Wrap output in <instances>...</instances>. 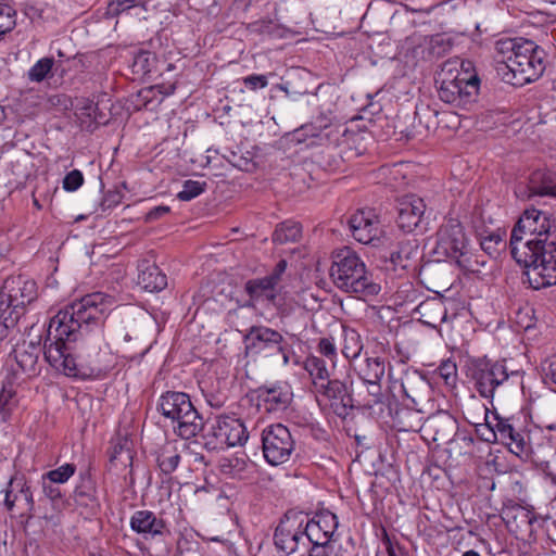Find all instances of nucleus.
Returning <instances> with one entry per match:
<instances>
[{
  "label": "nucleus",
  "mask_w": 556,
  "mask_h": 556,
  "mask_svg": "<svg viewBox=\"0 0 556 556\" xmlns=\"http://www.w3.org/2000/svg\"><path fill=\"white\" fill-rule=\"evenodd\" d=\"M363 349V344L361 341V337L354 329L344 328L343 329V345L342 353L349 358H356Z\"/></svg>",
  "instance_id": "4c0bfd02"
},
{
  "label": "nucleus",
  "mask_w": 556,
  "mask_h": 556,
  "mask_svg": "<svg viewBox=\"0 0 556 556\" xmlns=\"http://www.w3.org/2000/svg\"><path fill=\"white\" fill-rule=\"evenodd\" d=\"M157 408L165 418L170 419L175 433L181 439L189 440L204 428V419L187 393L168 391L162 394Z\"/></svg>",
  "instance_id": "423d86ee"
},
{
  "label": "nucleus",
  "mask_w": 556,
  "mask_h": 556,
  "mask_svg": "<svg viewBox=\"0 0 556 556\" xmlns=\"http://www.w3.org/2000/svg\"><path fill=\"white\" fill-rule=\"evenodd\" d=\"M76 500L84 505L97 504V490L90 475H81L80 482L75 489Z\"/></svg>",
  "instance_id": "c9c22d12"
},
{
  "label": "nucleus",
  "mask_w": 556,
  "mask_h": 556,
  "mask_svg": "<svg viewBox=\"0 0 556 556\" xmlns=\"http://www.w3.org/2000/svg\"><path fill=\"white\" fill-rule=\"evenodd\" d=\"M303 368L309 375L314 389L330 379L326 361L318 356H307L303 362Z\"/></svg>",
  "instance_id": "c756f323"
},
{
  "label": "nucleus",
  "mask_w": 556,
  "mask_h": 556,
  "mask_svg": "<svg viewBox=\"0 0 556 556\" xmlns=\"http://www.w3.org/2000/svg\"><path fill=\"white\" fill-rule=\"evenodd\" d=\"M545 472L556 484V455L553 457L552 462L546 465Z\"/></svg>",
  "instance_id": "338daca9"
},
{
  "label": "nucleus",
  "mask_w": 556,
  "mask_h": 556,
  "mask_svg": "<svg viewBox=\"0 0 556 556\" xmlns=\"http://www.w3.org/2000/svg\"><path fill=\"white\" fill-rule=\"evenodd\" d=\"M510 254L526 268L531 288L556 285V222L548 212L527 208L510 235Z\"/></svg>",
  "instance_id": "f03ea898"
},
{
  "label": "nucleus",
  "mask_w": 556,
  "mask_h": 556,
  "mask_svg": "<svg viewBox=\"0 0 556 556\" xmlns=\"http://www.w3.org/2000/svg\"><path fill=\"white\" fill-rule=\"evenodd\" d=\"M317 351L318 353L328 358L329 362L332 363V365H334V362H336V358H337V348H336V344L333 342V339L331 338H321L319 340V343H318V346H317Z\"/></svg>",
  "instance_id": "3c124183"
},
{
  "label": "nucleus",
  "mask_w": 556,
  "mask_h": 556,
  "mask_svg": "<svg viewBox=\"0 0 556 556\" xmlns=\"http://www.w3.org/2000/svg\"><path fill=\"white\" fill-rule=\"evenodd\" d=\"M180 459L177 447L172 443L163 445L156 456L157 466L163 475L173 473L177 469Z\"/></svg>",
  "instance_id": "7c9ffc66"
},
{
  "label": "nucleus",
  "mask_w": 556,
  "mask_h": 556,
  "mask_svg": "<svg viewBox=\"0 0 556 556\" xmlns=\"http://www.w3.org/2000/svg\"><path fill=\"white\" fill-rule=\"evenodd\" d=\"M308 544H312L309 556H328L332 552V547L328 541L307 542V545Z\"/></svg>",
  "instance_id": "13d9d810"
},
{
  "label": "nucleus",
  "mask_w": 556,
  "mask_h": 556,
  "mask_svg": "<svg viewBox=\"0 0 556 556\" xmlns=\"http://www.w3.org/2000/svg\"><path fill=\"white\" fill-rule=\"evenodd\" d=\"M350 230L355 240L368 244L378 239L380 230V220L374 210H358L349 219Z\"/></svg>",
  "instance_id": "dca6fc26"
},
{
  "label": "nucleus",
  "mask_w": 556,
  "mask_h": 556,
  "mask_svg": "<svg viewBox=\"0 0 556 556\" xmlns=\"http://www.w3.org/2000/svg\"><path fill=\"white\" fill-rule=\"evenodd\" d=\"M15 11L8 4L0 3V37L15 27Z\"/></svg>",
  "instance_id": "de8ad7c7"
},
{
  "label": "nucleus",
  "mask_w": 556,
  "mask_h": 556,
  "mask_svg": "<svg viewBox=\"0 0 556 556\" xmlns=\"http://www.w3.org/2000/svg\"><path fill=\"white\" fill-rule=\"evenodd\" d=\"M301 233L302 228L299 223L286 220L276 227L273 233V241L278 244L295 242L300 239Z\"/></svg>",
  "instance_id": "473e14b6"
},
{
  "label": "nucleus",
  "mask_w": 556,
  "mask_h": 556,
  "mask_svg": "<svg viewBox=\"0 0 556 556\" xmlns=\"http://www.w3.org/2000/svg\"><path fill=\"white\" fill-rule=\"evenodd\" d=\"M285 340L279 331L266 326H252L243 336L247 352L264 356L283 352Z\"/></svg>",
  "instance_id": "ddd939ff"
},
{
  "label": "nucleus",
  "mask_w": 556,
  "mask_h": 556,
  "mask_svg": "<svg viewBox=\"0 0 556 556\" xmlns=\"http://www.w3.org/2000/svg\"><path fill=\"white\" fill-rule=\"evenodd\" d=\"M18 397L13 386H3L0 391V421L5 422L11 419L18 408Z\"/></svg>",
  "instance_id": "2f4dec72"
},
{
  "label": "nucleus",
  "mask_w": 556,
  "mask_h": 556,
  "mask_svg": "<svg viewBox=\"0 0 556 556\" xmlns=\"http://www.w3.org/2000/svg\"><path fill=\"white\" fill-rule=\"evenodd\" d=\"M260 406L267 413L283 412L292 401V391L287 383L273 387H261L258 389Z\"/></svg>",
  "instance_id": "412c9836"
},
{
  "label": "nucleus",
  "mask_w": 556,
  "mask_h": 556,
  "mask_svg": "<svg viewBox=\"0 0 556 556\" xmlns=\"http://www.w3.org/2000/svg\"><path fill=\"white\" fill-rule=\"evenodd\" d=\"M226 159L235 167H238V168L244 169V170L249 169L250 160L239 156L235 152H230V156H226Z\"/></svg>",
  "instance_id": "0e129e2a"
},
{
  "label": "nucleus",
  "mask_w": 556,
  "mask_h": 556,
  "mask_svg": "<svg viewBox=\"0 0 556 556\" xmlns=\"http://www.w3.org/2000/svg\"><path fill=\"white\" fill-rule=\"evenodd\" d=\"M314 390L319 405H329L340 418H345L354 407L352 393L345 381L330 378Z\"/></svg>",
  "instance_id": "f8f14e48"
},
{
  "label": "nucleus",
  "mask_w": 556,
  "mask_h": 556,
  "mask_svg": "<svg viewBox=\"0 0 556 556\" xmlns=\"http://www.w3.org/2000/svg\"><path fill=\"white\" fill-rule=\"evenodd\" d=\"M112 304V298L94 292L66 305L50 319L45 341V359L58 371L70 377H90L101 372L96 359L99 340L89 349L84 339L100 330Z\"/></svg>",
  "instance_id": "f257e3e1"
},
{
  "label": "nucleus",
  "mask_w": 556,
  "mask_h": 556,
  "mask_svg": "<svg viewBox=\"0 0 556 556\" xmlns=\"http://www.w3.org/2000/svg\"><path fill=\"white\" fill-rule=\"evenodd\" d=\"M4 507L13 513L22 509L20 517L30 520L36 515L35 502L29 485L24 477H12L4 490Z\"/></svg>",
  "instance_id": "2eb2a0df"
},
{
  "label": "nucleus",
  "mask_w": 556,
  "mask_h": 556,
  "mask_svg": "<svg viewBox=\"0 0 556 556\" xmlns=\"http://www.w3.org/2000/svg\"><path fill=\"white\" fill-rule=\"evenodd\" d=\"M515 425L510 419L497 418L494 426L485 425L488 435L482 434V440L485 442H503L507 440V437L513 433Z\"/></svg>",
  "instance_id": "72a5a7b5"
},
{
  "label": "nucleus",
  "mask_w": 556,
  "mask_h": 556,
  "mask_svg": "<svg viewBox=\"0 0 556 556\" xmlns=\"http://www.w3.org/2000/svg\"><path fill=\"white\" fill-rule=\"evenodd\" d=\"M460 64H462L460 60L457 58L450 59V60L445 61L441 65L440 71L437 72L434 80H441V79L457 80L458 78H462L464 72H462L459 70Z\"/></svg>",
  "instance_id": "79ce46f5"
},
{
  "label": "nucleus",
  "mask_w": 556,
  "mask_h": 556,
  "mask_svg": "<svg viewBox=\"0 0 556 556\" xmlns=\"http://www.w3.org/2000/svg\"><path fill=\"white\" fill-rule=\"evenodd\" d=\"M429 402H431V409H433V412L428 414L425 421L419 427V437L430 450L431 443H435L437 441L443 440L447 437L445 430L446 427L452 426V421L445 413L435 407L433 400H430Z\"/></svg>",
  "instance_id": "6ab92c4d"
},
{
  "label": "nucleus",
  "mask_w": 556,
  "mask_h": 556,
  "mask_svg": "<svg viewBox=\"0 0 556 556\" xmlns=\"http://www.w3.org/2000/svg\"><path fill=\"white\" fill-rule=\"evenodd\" d=\"M417 370L406 371L401 379V391L404 395L403 405L405 407L396 412V420L401 426L400 430L408 431L413 429V424L407 422V418L414 415V405L416 404V384L415 375Z\"/></svg>",
  "instance_id": "4be33fe9"
},
{
  "label": "nucleus",
  "mask_w": 556,
  "mask_h": 556,
  "mask_svg": "<svg viewBox=\"0 0 556 556\" xmlns=\"http://www.w3.org/2000/svg\"><path fill=\"white\" fill-rule=\"evenodd\" d=\"M370 396H372L371 403L377 404L381 402V387L380 381L365 382Z\"/></svg>",
  "instance_id": "e2e57ef3"
},
{
  "label": "nucleus",
  "mask_w": 556,
  "mask_h": 556,
  "mask_svg": "<svg viewBox=\"0 0 556 556\" xmlns=\"http://www.w3.org/2000/svg\"><path fill=\"white\" fill-rule=\"evenodd\" d=\"M439 98L451 104H462L476 94L479 89V77L475 73L465 72L457 80H434Z\"/></svg>",
  "instance_id": "4468645a"
},
{
  "label": "nucleus",
  "mask_w": 556,
  "mask_h": 556,
  "mask_svg": "<svg viewBox=\"0 0 556 556\" xmlns=\"http://www.w3.org/2000/svg\"><path fill=\"white\" fill-rule=\"evenodd\" d=\"M54 65L53 58H42L38 60L28 71L27 76L30 81L41 83L51 73Z\"/></svg>",
  "instance_id": "a19ab883"
},
{
  "label": "nucleus",
  "mask_w": 556,
  "mask_h": 556,
  "mask_svg": "<svg viewBox=\"0 0 556 556\" xmlns=\"http://www.w3.org/2000/svg\"><path fill=\"white\" fill-rule=\"evenodd\" d=\"M504 79L516 86H523L541 77L545 70L544 51L532 40L521 41L517 52L503 60Z\"/></svg>",
  "instance_id": "0eeeda50"
},
{
  "label": "nucleus",
  "mask_w": 556,
  "mask_h": 556,
  "mask_svg": "<svg viewBox=\"0 0 556 556\" xmlns=\"http://www.w3.org/2000/svg\"><path fill=\"white\" fill-rule=\"evenodd\" d=\"M41 351L40 341L24 342L14 350V357L24 372L35 375L37 372V364Z\"/></svg>",
  "instance_id": "393cba45"
},
{
  "label": "nucleus",
  "mask_w": 556,
  "mask_h": 556,
  "mask_svg": "<svg viewBox=\"0 0 556 556\" xmlns=\"http://www.w3.org/2000/svg\"><path fill=\"white\" fill-rule=\"evenodd\" d=\"M338 525L337 516L328 510L317 515L313 519H304V534L306 543L318 541L330 542Z\"/></svg>",
  "instance_id": "aec40b11"
},
{
  "label": "nucleus",
  "mask_w": 556,
  "mask_h": 556,
  "mask_svg": "<svg viewBox=\"0 0 556 556\" xmlns=\"http://www.w3.org/2000/svg\"><path fill=\"white\" fill-rule=\"evenodd\" d=\"M286 269L287 261L280 260L274 267L273 271L269 275L265 276V278L269 280L275 288L278 289V285L281 281V277L285 274Z\"/></svg>",
  "instance_id": "4d7b16f0"
},
{
  "label": "nucleus",
  "mask_w": 556,
  "mask_h": 556,
  "mask_svg": "<svg viewBox=\"0 0 556 556\" xmlns=\"http://www.w3.org/2000/svg\"><path fill=\"white\" fill-rule=\"evenodd\" d=\"M503 444L506 445L511 453L519 457L528 455L530 452L529 435L516 427L513 430V433L507 437V440H505Z\"/></svg>",
  "instance_id": "e433bc0d"
},
{
  "label": "nucleus",
  "mask_w": 556,
  "mask_h": 556,
  "mask_svg": "<svg viewBox=\"0 0 556 556\" xmlns=\"http://www.w3.org/2000/svg\"><path fill=\"white\" fill-rule=\"evenodd\" d=\"M84 184V176L79 169L67 173L63 179V188L68 192L76 191Z\"/></svg>",
  "instance_id": "603ef678"
},
{
  "label": "nucleus",
  "mask_w": 556,
  "mask_h": 556,
  "mask_svg": "<svg viewBox=\"0 0 556 556\" xmlns=\"http://www.w3.org/2000/svg\"><path fill=\"white\" fill-rule=\"evenodd\" d=\"M142 4L143 0H114L112 3V10L115 13H121Z\"/></svg>",
  "instance_id": "052dcab7"
},
{
  "label": "nucleus",
  "mask_w": 556,
  "mask_h": 556,
  "mask_svg": "<svg viewBox=\"0 0 556 556\" xmlns=\"http://www.w3.org/2000/svg\"><path fill=\"white\" fill-rule=\"evenodd\" d=\"M413 237H415V235H413ZM416 242L417 240L415 238H413V240L401 241L397 252L392 255L394 265L407 270L413 276L417 274Z\"/></svg>",
  "instance_id": "bb28decb"
},
{
  "label": "nucleus",
  "mask_w": 556,
  "mask_h": 556,
  "mask_svg": "<svg viewBox=\"0 0 556 556\" xmlns=\"http://www.w3.org/2000/svg\"><path fill=\"white\" fill-rule=\"evenodd\" d=\"M274 544L286 556L296 553L300 546L307 549L304 517L301 514L287 513L276 527Z\"/></svg>",
  "instance_id": "9d476101"
},
{
  "label": "nucleus",
  "mask_w": 556,
  "mask_h": 556,
  "mask_svg": "<svg viewBox=\"0 0 556 556\" xmlns=\"http://www.w3.org/2000/svg\"><path fill=\"white\" fill-rule=\"evenodd\" d=\"M76 110V114L83 124L87 123L85 118H88V128H90L92 124H94L96 127L102 124V118L98 117L97 115L98 103H94L92 100L81 99L80 101H78Z\"/></svg>",
  "instance_id": "58836bf2"
},
{
  "label": "nucleus",
  "mask_w": 556,
  "mask_h": 556,
  "mask_svg": "<svg viewBox=\"0 0 556 556\" xmlns=\"http://www.w3.org/2000/svg\"><path fill=\"white\" fill-rule=\"evenodd\" d=\"M523 38H504L500 39L495 43V49L498 54H502L503 58L498 60V62L503 63V60L506 59L510 54H515L517 52V48L521 45V41H525Z\"/></svg>",
  "instance_id": "49530a36"
},
{
  "label": "nucleus",
  "mask_w": 556,
  "mask_h": 556,
  "mask_svg": "<svg viewBox=\"0 0 556 556\" xmlns=\"http://www.w3.org/2000/svg\"><path fill=\"white\" fill-rule=\"evenodd\" d=\"M414 186H412V190L400 195L397 198V226L399 228L407 235H413L414 230L417 228V215L416 210V197L413 192Z\"/></svg>",
  "instance_id": "5701e85b"
},
{
  "label": "nucleus",
  "mask_w": 556,
  "mask_h": 556,
  "mask_svg": "<svg viewBox=\"0 0 556 556\" xmlns=\"http://www.w3.org/2000/svg\"><path fill=\"white\" fill-rule=\"evenodd\" d=\"M75 472L76 466L74 464L66 463L55 469L49 470L43 473L42 477L56 484H63L67 482Z\"/></svg>",
  "instance_id": "37998d69"
},
{
  "label": "nucleus",
  "mask_w": 556,
  "mask_h": 556,
  "mask_svg": "<svg viewBox=\"0 0 556 556\" xmlns=\"http://www.w3.org/2000/svg\"><path fill=\"white\" fill-rule=\"evenodd\" d=\"M207 451H222L242 445L248 440L243 422L237 418L222 417L202 435Z\"/></svg>",
  "instance_id": "6e6552de"
},
{
  "label": "nucleus",
  "mask_w": 556,
  "mask_h": 556,
  "mask_svg": "<svg viewBox=\"0 0 556 556\" xmlns=\"http://www.w3.org/2000/svg\"><path fill=\"white\" fill-rule=\"evenodd\" d=\"M545 375L556 386V356L549 359Z\"/></svg>",
  "instance_id": "69168bd1"
},
{
  "label": "nucleus",
  "mask_w": 556,
  "mask_h": 556,
  "mask_svg": "<svg viewBox=\"0 0 556 556\" xmlns=\"http://www.w3.org/2000/svg\"><path fill=\"white\" fill-rule=\"evenodd\" d=\"M445 308L440 300L432 299L419 303V323L437 328L445 318Z\"/></svg>",
  "instance_id": "cd10ccee"
},
{
  "label": "nucleus",
  "mask_w": 556,
  "mask_h": 556,
  "mask_svg": "<svg viewBox=\"0 0 556 556\" xmlns=\"http://www.w3.org/2000/svg\"><path fill=\"white\" fill-rule=\"evenodd\" d=\"M244 293L248 300L243 307L255 308L257 305L275 306L278 299V289L265 277L249 279L244 283Z\"/></svg>",
  "instance_id": "f3484780"
},
{
  "label": "nucleus",
  "mask_w": 556,
  "mask_h": 556,
  "mask_svg": "<svg viewBox=\"0 0 556 556\" xmlns=\"http://www.w3.org/2000/svg\"><path fill=\"white\" fill-rule=\"evenodd\" d=\"M289 352H290V345L287 340H285L283 344V352H276V354H280L282 356L283 365L289 364Z\"/></svg>",
  "instance_id": "774afa93"
},
{
  "label": "nucleus",
  "mask_w": 556,
  "mask_h": 556,
  "mask_svg": "<svg viewBox=\"0 0 556 556\" xmlns=\"http://www.w3.org/2000/svg\"><path fill=\"white\" fill-rule=\"evenodd\" d=\"M206 187V182L198 180H186L182 185V190L177 193L180 201H190L200 195Z\"/></svg>",
  "instance_id": "a18cd8bd"
},
{
  "label": "nucleus",
  "mask_w": 556,
  "mask_h": 556,
  "mask_svg": "<svg viewBox=\"0 0 556 556\" xmlns=\"http://www.w3.org/2000/svg\"><path fill=\"white\" fill-rule=\"evenodd\" d=\"M544 177L545 170H535L531 174L528 184L529 198L534 195H543V191L541 189L543 187Z\"/></svg>",
  "instance_id": "8fccbe9b"
},
{
  "label": "nucleus",
  "mask_w": 556,
  "mask_h": 556,
  "mask_svg": "<svg viewBox=\"0 0 556 556\" xmlns=\"http://www.w3.org/2000/svg\"><path fill=\"white\" fill-rule=\"evenodd\" d=\"M244 86L250 90L263 89L268 85L267 76L265 75H249L243 78Z\"/></svg>",
  "instance_id": "6e6d98bb"
},
{
  "label": "nucleus",
  "mask_w": 556,
  "mask_h": 556,
  "mask_svg": "<svg viewBox=\"0 0 556 556\" xmlns=\"http://www.w3.org/2000/svg\"><path fill=\"white\" fill-rule=\"evenodd\" d=\"M330 278L343 292L371 296L380 292V286L372 281L359 255L349 247L332 253Z\"/></svg>",
  "instance_id": "7ed1b4c3"
},
{
  "label": "nucleus",
  "mask_w": 556,
  "mask_h": 556,
  "mask_svg": "<svg viewBox=\"0 0 556 556\" xmlns=\"http://www.w3.org/2000/svg\"><path fill=\"white\" fill-rule=\"evenodd\" d=\"M503 242L502 235L498 232H492L491 235L482 238L480 245L483 251L492 255L496 252V245Z\"/></svg>",
  "instance_id": "5fc2aeb1"
},
{
  "label": "nucleus",
  "mask_w": 556,
  "mask_h": 556,
  "mask_svg": "<svg viewBox=\"0 0 556 556\" xmlns=\"http://www.w3.org/2000/svg\"><path fill=\"white\" fill-rule=\"evenodd\" d=\"M169 211H170L169 206H166V205L155 206L147 213L146 220L154 222V220L161 218L162 216L168 214Z\"/></svg>",
  "instance_id": "680f3d73"
},
{
  "label": "nucleus",
  "mask_w": 556,
  "mask_h": 556,
  "mask_svg": "<svg viewBox=\"0 0 556 556\" xmlns=\"http://www.w3.org/2000/svg\"><path fill=\"white\" fill-rule=\"evenodd\" d=\"M424 249L428 250L434 262L450 258L464 271L479 270V262L470 252L464 228L457 219H447L437 231L435 240H427Z\"/></svg>",
  "instance_id": "20e7f679"
},
{
  "label": "nucleus",
  "mask_w": 556,
  "mask_h": 556,
  "mask_svg": "<svg viewBox=\"0 0 556 556\" xmlns=\"http://www.w3.org/2000/svg\"><path fill=\"white\" fill-rule=\"evenodd\" d=\"M438 375L448 386L453 384L456 379V365L450 361L443 362L437 369Z\"/></svg>",
  "instance_id": "864d4df0"
},
{
  "label": "nucleus",
  "mask_w": 556,
  "mask_h": 556,
  "mask_svg": "<svg viewBox=\"0 0 556 556\" xmlns=\"http://www.w3.org/2000/svg\"><path fill=\"white\" fill-rule=\"evenodd\" d=\"M156 63V56L154 53L146 50H141L138 53L135 54L134 61H132V70L134 73L138 75H148L150 74Z\"/></svg>",
  "instance_id": "ea45409f"
},
{
  "label": "nucleus",
  "mask_w": 556,
  "mask_h": 556,
  "mask_svg": "<svg viewBox=\"0 0 556 556\" xmlns=\"http://www.w3.org/2000/svg\"><path fill=\"white\" fill-rule=\"evenodd\" d=\"M384 362L380 357H369L361 367L358 375L364 382L380 381L384 376Z\"/></svg>",
  "instance_id": "f704fd0d"
},
{
  "label": "nucleus",
  "mask_w": 556,
  "mask_h": 556,
  "mask_svg": "<svg viewBox=\"0 0 556 556\" xmlns=\"http://www.w3.org/2000/svg\"><path fill=\"white\" fill-rule=\"evenodd\" d=\"M37 298L36 282L23 276L9 277L0 291V340L8 337L24 314L26 304Z\"/></svg>",
  "instance_id": "39448f33"
},
{
  "label": "nucleus",
  "mask_w": 556,
  "mask_h": 556,
  "mask_svg": "<svg viewBox=\"0 0 556 556\" xmlns=\"http://www.w3.org/2000/svg\"><path fill=\"white\" fill-rule=\"evenodd\" d=\"M137 283L146 291L157 292L166 288L167 278L155 263L142 260L138 263Z\"/></svg>",
  "instance_id": "b1692460"
},
{
  "label": "nucleus",
  "mask_w": 556,
  "mask_h": 556,
  "mask_svg": "<svg viewBox=\"0 0 556 556\" xmlns=\"http://www.w3.org/2000/svg\"><path fill=\"white\" fill-rule=\"evenodd\" d=\"M507 367L502 362L480 359L472 367V379L479 394L492 399L495 391L508 380Z\"/></svg>",
  "instance_id": "9b49d317"
},
{
  "label": "nucleus",
  "mask_w": 556,
  "mask_h": 556,
  "mask_svg": "<svg viewBox=\"0 0 556 556\" xmlns=\"http://www.w3.org/2000/svg\"><path fill=\"white\" fill-rule=\"evenodd\" d=\"M41 488H42L43 495L52 502L53 506L56 505L59 502H61L64 497V494H63L62 490L60 489V486L56 483L51 482L50 480L46 479L42 476H41Z\"/></svg>",
  "instance_id": "09e8293b"
},
{
  "label": "nucleus",
  "mask_w": 556,
  "mask_h": 556,
  "mask_svg": "<svg viewBox=\"0 0 556 556\" xmlns=\"http://www.w3.org/2000/svg\"><path fill=\"white\" fill-rule=\"evenodd\" d=\"M130 529L143 539H155L168 533L166 521L151 510H136L129 520Z\"/></svg>",
  "instance_id": "a211bd4d"
},
{
  "label": "nucleus",
  "mask_w": 556,
  "mask_h": 556,
  "mask_svg": "<svg viewBox=\"0 0 556 556\" xmlns=\"http://www.w3.org/2000/svg\"><path fill=\"white\" fill-rule=\"evenodd\" d=\"M543 195L556 198V173L545 172L543 187L541 189Z\"/></svg>",
  "instance_id": "bf43d9fd"
},
{
  "label": "nucleus",
  "mask_w": 556,
  "mask_h": 556,
  "mask_svg": "<svg viewBox=\"0 0 556 556\" xmlns=\"http://www.w3.org/2000/svg\"><path fill=\"white\" fill-rule=\"evenodd\" d=\"M534 521V514L521 506L513 507L506 513V526L510 532L517 534L530 533Z\"/></svg>",
  "instance_id": "a878e982"
},
{
  "label": "nucleus",
  "mask_w": 556,
  "mask_h": 556,
  "mask_svg": "<svg viewBox=\"0 0 556 556\" xmlns=\"http://www.w3.org/2000/svg\"><path fill=\"white\" fill-rule=\"evenodd\" d=\"M452 49L448 38L443 35L432 36L429 40L428 54L433 58L444 56Z\"/></svg>",
  "instance_id": "c03bdc74"
},
{
  "label": "nucleus",
  "mask_w": 556,
  "mask_h": 556,
  "mask_svg": "<svg viewBox=\"0 0 556 556\" xmlns=\"http://www.w3.org/2000/svg\"><path fill=\"white\" fill-rule=\"evenodd\" d=\"M247 455L224 457L219 460L220 472L231 479H245L248 477L249 462Z\"/></svg>",
  "instance_id": "c85d7f7f"
},
{
  "label": "nucleus",
  "mask_w": 556,
  "mask_h": 556,
  "mask_svg": "<svg viewBox=\"0 0 556 556\" xmlns=\"http://www.w3.org/2000/svg\"><path fill=\"white\" fill-rule=\"evenodd\" d=\"M262 446L265 460L278 466L291 458L295 451V439L286 426L274 424L262 431Z\"/></svg>",
  "instance_id": "1a4fd4ad"
}]
</instances>
